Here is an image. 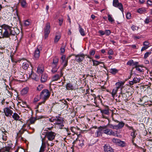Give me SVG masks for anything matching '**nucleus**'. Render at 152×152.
Returning a JSON list of instances; mask_svg holds the SVG:
<instances>
[{
	"mask_svg": "<svg viewBox=\"0 0 152 152\" xmlns=\"http://www.w3.org/2000/svg\"><path fill=\"white\" fill-rule=\"evenodd\" d=\"M50 23L48 22L46 24L45 27L44 29V37L45 39L48 38V35L50 32Z\"/></svg>",
	"mask_w": 152,
	"mask_h": 152,
	"instance_id": "20e7f679",
	"label": "nucleus"
},
{
	"mask_svg": "<svg viewBox=\"0 0 152 152\" xmlns=\"http://www.w3.org/2000/svg\"><path fill=\"white\" fill-rule=\"evenodd\" d=\"M103 133L110 136H116L117 134L112 129L107 128L106 126H102Z\"/></svg>",
	"mask_w": 152,
	"mask_h": 152,
	"instance_id": "7ed1b4c3",
	"label": "nucleus"
},
{
	"mask_svg": "<svg viewBox=\"0 0 152 152\" xmlns=\"http://www.w3.org/2000/svg\"><path fill=\"white\" fill-rule=\"evenodd\" d=\"M119 70L115 68H111L109 69V72L113 75H115L117 73Z\"/></svg>",
	"mask_w": 152,
	"mask_h": 152,
	"instance_id": "393cba45",
	"label": "nucleus"
},
{
	"mask_svg": "<svg viewBox=\"0 0 152 152\" xmlns=\"http://www.w3.org/2000/svg\"><path fill=\"white\" fill-rule=\"evenodd\" d=\"M142 99H140L138 101V104L140 105H143L144 104V102H142Z\"/></svg>",
	"mask_w": 152,
	"mask_h": 152,
	"instance_id": "680f3d73",
	"label": "nucleus"
},
{
	"mask_svg": "<svg viewBox=\"0 0 152 152\" xmlns=\"http://www.w3.org/2000/svg\"><path fill=\"white\" fill-rule=\"evenodd\" d=\"M124 82L122 81H120L116 83L115 85L116 87L115 88L117 89L118 90L119 89H120L121 90H122V89L123 88V86L124 84Z\"/></svg>",
	"mask_w": 152,
	"mask_h": 152,
	"instance_id": "f3484780",
	"label": "nucleus"
},
{
	"mask_svg": "<svg viewBox=\"0 0 152 152\" xmlns=\"http://www.w3.org/2000/svg\"><path fill=\"white\" fill-rule=\"evenodd\" d=\"M66 88L67 90H73L75 89V86L70 82L67 83L66 85Z\"/></svg>",
	"mask_w": 152,
	"mask_h": 152,
	"instance_id": "6ab92c4d",
	"label": "nucleus"
},
{
	"mask_svg": "<svg viewBox=\"0 0 152 152\" xmlns=\"http://www.w3.org/2000/svg\"><path fill=\"white\" fill-rule=\"evenodd\" d=\"M102 117L104 118H106L104 115H109V108L108 106L106 107L104 109L100 110Z\"/></svg>",
	"mask_w": 152,
	"mask_h": 152,
	"instance_id": "f8f14e48",
	"label": "nucleus"
},
{
	"mask_svg": "<svg viewBox=\"0 0 152 152\" xmlns=\"http://www.w3.org/2000/svg\"><path fill=\"white\" fill-rule=\"evenodd\" d=\"M20 3L21 6L25 8L26 7V0H21Z\"/></svg>",
	"mask_w": 152,
	"mask_h": 152,
	"instance_id": "e433bc0d",
	"label": "nucleus"
},
{
	"mask_svg": "<svg viewBox=\"0 0 152 152\" xmlns=\"http://www.w3.org/2000/svg\"><path fill=\"white\" fill-rule=\"evenodd\" d=\"M99 32L101 35H103L105 34V32L103 31L102 30H99Z\"/></svg>",
	"mask_w": 152,
	"mask_h": 152,
	"instance_id": "e2e57ef3",
	"label": "nucleus"
},
{
	"mask_svg": "<svg viewBox=\"0 0 152 152\" xmlns=\"http://www.w3.org/2000/svg\"><path fill=\"white\" fill-rule=\"evenodd\" d=\"M12 118L15 120L18 121L20 120V117L18 114L16 113H13V115H12Z\"/></svg>",
	"mask_w": 152,
	"mask_h": 152,
	"instance_id": "bb28decb",
	"label": "nucleus"
},
{
	"mask_svg": "<svg viewBox=\"0 0 152 152\" xmlns=\"http://www.w3.org/2000/svg\"><path fill=\"white\" fill-rule=\"evenodd\" d=\"M65 47L62 46L60 48L61 52V53H64L65 52Z\"/></svg>",
	"mask_w": 152,
	"mask_h": 152,
	"instance_id": "052dcab7",
	"label": "nucleus"
},
{
	"mask_svg": "<svg viewBox=\"0 0 152 152\" xmlns=\"http://www.w3.org/2000/svg\"><path fill=\"white\" fill-rule=\"evenodd\" d=\"M105 32V34L107 36H109L111 33V31L109 30H106Z\"/></svg>",
	"mask_w": 152,
	"mask_h": 152,
	"instance_id": "6e6d98bb",
	"label": "nucleus"
},
{
	"mask_svg": "<svg viewBox=\"0 0 152 152\" xmlns=\"http://www.w3.org/2000/svg\"><path fill=\"white\" fill-rule=\"evenodd\" d=\"M56 119V117H52L51 118H49V121L51 122H55Z\"/></svg>",
	"mask_w": 152,
	"mask_h": 152,
	"instance_id": "de8ad7c7",
	"label": "nucleus"
},
{
	"mask_svg": "<svg viewBox=\"0 0 152 152\" xmlns=\"http://www.w3.org/2000/svg\"><path fill=\"white\" fill-rule=\"evenodd\" d=\"M112 141L122 147H124L126 145V143L118 139L114 138L112 140Z\"/></svg>",
	"mask_w": 152,
	"mask_h": 152,
	"instance_id": "9d476101",
	"label": "nucleus"
},
{
	"mask_svg": "<svg viewBox=\"0 0 152 152\" xmlns=\"http://www.w3.org/2000/svg\"><path fill=\"white\" fill-rule=\"evenodd\" d=\"M61 58L62 60V64L63 65V67L64 68L67 65L68 59L66 58V56L65 55L62 56Z\"/></svg>",
	"mask_w": 152,
	"mask_h": 152,
	"instance_id": "a211bd4d",
	"label": "nucleus"
},
{
	"mask_svg": "<svg viewBox=\"0 0 152 152\" xmlns=\"http://www.w3.org/2000/svg\"><path fill=\"white\" fill-rule=\"evenodd\" d=\"M5 149H4L5 151H7L9 152L10 150V149L9 147H8L7 146H5L4 148Z\"/></svg>",
	"mask_w": 152,
	"mask_h": 152,
	"instance_id": "69168bd1",
	"label": "nucleus"
},
{
	"mask_svg": "<svg viewBox=\"0 0 152 152\" xmlns=\"http://www.w3.org/2000/svg\"><path fill=\"white\" fill-rule=\"evenodd\" d=\"M118 90L116 89L115 88H113V90L112 92L111 93L112 94V96L114 98L116 94L117 93Z\"/></svg>",
	"mask_w": 152,
	"mask_h": 152,
	"instance_id": "2f4dec72",
	"label": "nucleus"
},
{
	"mask_svg": "<svg viewBox=\"0 0 152 152\" xmlns=\"http://www.w3.org/2000/svg\"><path fill=\"white\" fill-rule=\"evenodd\" d=\"M45 147L46 145L45 143H44L42 142V145L40 148L39 152H44Z\"/></svg>",
	"mask_w": 152,
	"mask_h": 152,
	"instance_id": "72a5a7b5",
	"label": "nucleus"
},
{
	"mask_svg": "<svg viewBox=\"0 0 152 152\" xmlns=\"http://www.w3.org/2000/svg\"><path fill=\"white\" fill-rule=\"evenodd\" d=\"M48 79V75L46 74H42L41 76V81L42 83L46 81Z\"/></svg>",
	"mask_w": 152,
	"mask_h": 152,
	"instance_id": "b1692460",
	"label": "nucleus"
},
{
	"mask_svg": "<svg viewBox=\"0 0 152 152\" xmlns=\"http://www.w3.org/2000/svg\"><path fill=\"white\" fill-rule=\"evenodd\" d=\"M63 20L64 18L62 17H60L58 19L59 24L60 26L62 25L63 23Z\"/></svg>",
	"mask_w": 152,
	"mask_h": 152,
	"instance_id": "79ce46f5",
	"label": "nucleus"
},
{
	"mask_svg": "<svg viewBox=\"0 0 152 152\" xmlns=\"http://www.w3.org/2000/svg\"><path fill=\"white\" fill-rule=\"evenodd\" d=\"M92 61L93 62V65L94 66H97L100 64L103 63L102 62H99L94 60H92Z\"/></svg>",
	"mask_w": 152,
	"mask_h": 152,
	"instance_id": "c9c22d12",
	"label": "nucleus"
},
{
	"mask_svg": "<svg viewBox=\"0 0 152 152\" xmlns=\"http://www.w3.org/2000/svg\"><path fill=\"white\" fill-rule=\"evenodd\" d=\"M133 60L131 59L127 63V65L133 66Z\"/></svg>",
	"mask_w": 152,
	"mask_h": 152,
	"instance_id": "c03bdc74",
	"label": "nucleus"
},
{
	"mask_svg": "<svg viewBox=\"0 0 152 152\" xmlns=\"http://www.w3.org/2000/svg\"><path fill=\"white\" fill-rule=\"evenodd\" d=\"M29 65L31 66V63L30 62L26 61L23 63L22 67L23 69H26L29 67Z\"/></svg>",
	"mask_w": 152,
	"mask_h": 152,
	"instance_id": "aec40b11",
	"label": "nucleus"
},
{
	"mask_svg": "<svg viewBox=\"0 0 152 152\" xmlns=\"http://www.w3.org/2000/svg\"><path fill=\"white\" fill-rule=\"evenodd\" d=\"M137 70L138 72H143V69H142L141 67L139 66L135 68Z\"/></svg>",
	"mask_w": 152,
	"mask_h": 152,
	"instance_id": "58836bf2",
	"label": "nucleus"
},
{
	"mask_svg": "<svg viewBox=\"0 0 152 152\" xmlns=\"http://www.w3.org/2000/svg\"><path fill=\"white\" fill-rule=\"evenodd\" d=\"M56 134L52 131L47 132H46L45 136L50 141L54 140L56 136Z\"/></svg>",
	"mask_w": 152,
	"mask_h": 152,
	"instance_id": "39448f33",
	"label": "nucleus"
},
{
	"mask_svg": "<svg viewBox=\"0 0 152 152\" xmlns=\"http://www.w3.org/2000/svg\"><path fill=\"white\" fill-rule=\"evenodd\" d=\"M58 59L57 58L55 57L53 59V66H55L56 67L58 64Z\"/></svg>",
	"mask_w": 152,
	"mask_h": 152,
	"instance_id": "cd10ccee",
	"label": "nucleus"
},
{
	"mask_svg": "<svg viewBox=\"0 0 152 152\" xmlns=\"http://www.w3.org/2000/svg\"><path fill=\"white\" fill-rule=\"evenodd\" d=\"M61 38V36L59 35H56L55 38L54 42L55 43H57Z\"/></svg>",
	"mask_w": 152,
	"mask_h": 152,
	"instance_id": "37998d69",
	"label": "nucleus"
},
{
	"mask_svg": "<svg viewBox=\"0 0 152 152\" xmlns=\"http://www.w3.org/2000/svg\"><path fill=\"white\" fill-rule=\"evenodd\" d=\"M63 75L62 71V69L60 70L59 74H56L54 75L52 77V81H56L59 79Z\"/></svg>",
	"mask_w": 152,
	"mask_h": 152,
	"instance_id": "4468645a",
	"label": "nucleus"
},
{
	"mask_svg": "<svg viewBox=\"0 0 152 152\" xmlns=\"http://www.w3.org/2000/svg\"><path fill=\"white\" fill-rule=\"evenodd\" d=\"M113 51L112 49H110L108 52L109 55H113Z\"/></svg>",
	"mask_w": 152,
	"mask_h": 152,
	"instance_id": "bf43d9fd",
	"label": "nucleus"
},
{
	"mask_svg": "<svg viewBox=\"0 0 152 152\" xmlns=\"http://www.w3.org/2000/svg\"><path fill=\"white\" fill-rule=\"evenodd\" d=\"M151 52L150 51L146 52L144 54V58H147L151 54Z\"/></svg>",
	"mask_w": 152,
	"mask_h": 152,
	"instance_id": "49530a36",
	"label": "nucleus"
},
{
	"mask_svg": "<svg viewBox=\"0 0 152 152\" xmlns=\"http://www.w3.org/2000/svg\"><path fill=\"white\" fill-rule=\"evenodd\" d=\"M145 11L146 10L145 9L140 8L137 10V12L140 14H142L144 13Z\"/></svg>",
	"mask_w": 152,
	"mask_h": 152,
	"instance_id": "ea45409f",
	"label": "nucleus"
},
{
	"mask_svg": "<svg viewBox=\"0 0 152 152\" xmlns=\"http://www.w3.org/2000/svg\"><path fill=\"white\" fill-rule=\"evenodd\" d=\"M2 139L4 141H6L7 140V136H5L4 135H2Z\"/></svg>",
	"mask_w": 152,
	"mask_h": 152,
	"instance_id": "0e129e2a",
	"label": "nucleus"
},
{
	"mask_svg": "<svg viewBox=\"0 0 152 152\" xmlns=\"http://www.w3.org/2000/svg\"><path fill=\"white\" fill-rule=\"evenodd\" d=\"M94 128H95V129H96L95 132V135L96 136V137H99L100 136L101 134V132H102V126H100L98 128L96 127H93L91 129L92 131H95L94 130Z\"/></svg>",
	"mask_w": 152,
	"mask_h": 152,
	"instance_id": "0eeeda50",
	"label": "nucleus"
},
{
	"mask_svg": "<svg viewBox=\"0 0 152 152\" xmlns=\"http://www.w3.org/2000/svg\"><path fill=\"white\" fill-rule=\"evenodd\" d=\"M44 70V66L42 64H39L38 66L37 72L38 73H42Z\"/></svg>",
	"mask_w": 152,
	"mask_h": 152,
	"instance_id": "412c9836",
	"label": "nucleus"
},
{
	"mask_svg": "<svg viewBox=\"0 0 152 152\" xmlns=\"http://www.w3.org/2000/svg\"><path fill=\"white\" fill-rule=\"evenodd\" d=\"M140 80V77H134L132 81H130L129 84L131 85H132L134 83L139 82Z\"/></svg>",
	"mask_w": 152,
	"mask_h": 152,
	"instance_id": "4be33fe9",
	"label": "nucleus"
},
{
	"mask_svg": "<svg viewBox=\"0 0 152 152\" xmlns=\"http://www.w3.org/2000/svg\"><path fill=\"white\" fill-rule=\"evenodd\" d=\"M131 18V14L129 12H128L126 15V18L127 19H130Z\"/></svg>",
	"mask_w": 152,
	"mask_h": 152,
	"instance_id": "13d9d810",
	"label": "nucleus"
},
{
	"mask_svg": "<svg viewBox=\"0 0 152 152\" xmlns=\"http://www.w3.org/2000/svg\"><path fill=\"white\" fill-rule=\"evenodd\" d=\"M41 98L40 96H37L36 97L34 98V102H36L39 101Z\"/></svg>",
	"mask_w": 152,
	"mask_h": 152,
	"instance_id": "a18cd8bd",
	"label": "nucleus"
},
{
	"mask_svg": "<svg viewBox=\"0 0 152 152\" xmlns=\"http://www.w3.org/2000/svg\"><path fill=\"white\" fill-rule=\"evenodd\" d=\"M103 148L104 152H113V149L108 144L105 145Z\"/></svg>",
	"mask_w": 152,
	"mask_h": 152,
	"instance_id": "2eb2a0df",
	"label": "nucleus"
},
{
	"mask_svg": "<svg viewBox=\"0 0 152 152\" xmlns=\"http://www.w3.org/2000/svg\"><path fill=\"white\" fill-rule=\"evenodd\" d=\"M59 68V66H56V67L55 66H53V68L51 70V72L53 73H55L56 72L58 69Z\"/></svg>",
	"mask_w": 152,
	"mask_h": 152,
	"instance_id": "f704fd0d",
	"label": "nucleus"
},
{
	"mask_svg": "<svg viewBox=\"0 0 152 152\" xmlns=\"http://www.w3.org/2000/svg\"><path fill=\"white\" fill-rule=\"evenodd\" d=\"M30 23L29 21L28 20H26L25 21L24 24L26 26H28L30 24Z\"/></svg>",
	"mask_w": 152,
	"mask_h": 152,
	"instance_id": "8fccbe9b",
	"label": "nucleus"
},
{
	"mask_svg": "<svg viewBox=\"0 0 152 152\" xmlns=\"http://www.w3.org/2000/svg\"><path fill=\"white\" fill-rule=\"evenodd\" d=\"M113 121L115 122L118 123L117 125H116L115 127L116 128V129H121L124 126L125 123L123 121H119L118 120H115L113 119Z\"/></svg>",
	"mask_w": 152,
	"mask_h": 152,
	"instance_id": "ddd939ff",
	"label": "nucleus"
},
{
	"mask_svg": "<svg viewBox=\"0 0 152 152\" xmlns=\"http://www.w3.org/2000/svg\"><path fill=\"white\" fill-rule=\"evenodd\" d=\"M136 132L137 131L135 129H134L133 130V131L130 134V135L132 137V142L134 144V138L136 137V136L137 135V133H136Z\"/></svg>",
	"mask_w": 152,
	"mask_h": 152,
	"instance_id": "5701e85b",
	"label": "nucleus"
},
{
	"mask_svg": "<svg viewBox=\"0 0 152 152\" xmlns=\"http://www.w3.org/2000/svg\"><path fill=\"white\" fill-rule=\"evenodd\" d=\"M2 29L4 30L3 34H1L0 38H8L10 35L15 36L16 33L14 30V28L7 25L4 24L1 26Z\"/></svg>",
	"mask_w": 152,
	"mask_h": 152,
	"instance_id": "f257e3e1",
	"label": "nucleus"
},
{
	"mask_svg": "<svg viewBox=\"0 0 152 152\" xmlns=\"http://www.w3.org/2000/svg\"><path fill=\"white\" fill-rule=\"evenodd\" d=\"M63 118L59 116H56L55 124H56L58 125L60 128H62V127L64 126L63 124Z\"/></svg>",
	"mask_w": 152,
	"mask_h": 152,
	"instance_id": "6e6552de",
	"label": "nucleus"
},
{
	"mask_svg": "<svg viewBox=\"0 0 152 152\" xmlns=\"http://www.w3.org/2000/svg\"><path fill=\"white\" fill-rule=\"evenodd\" d=\"M120 94H121L122 98L124 100H127L128 98V95H127V93H122V92L121 91Z\"/></svg>",
	"mask_w": 152,
	"mask_h": 152,
	"instance_id": "473e14b6",
	"label": "nucleus"
},
{
	"mask_svg": "<svg viewBox=\"0 0 152 152\" xmlns=\"http://www.w3.org/2000/svg\"><path fill=\"white\" fill-rule=\"evenodd\" d=\"M50 93L48 90L45 89L43 90L40 94L41 98L43 100L46 101L49 97Z\"/></svg>",
	"mask_w": 152,
	"mask_h": 152,
	"instance_id": "f03ea898",
	"label": "nucleus"
},
{
	"mask_svg": "<svg viewBox=\"0 0 152 152\" xmlns=\"http://www.w3.org/2000/svg\"><path fill=\"white\" fill-rule=\"evenodd\" d=\"M150 19L148 18H147L145 19V23L148 24L149 22H150L149 21Z\"/></svg>",
	"mask_w": 152,
	"mask_h": 152,
	"instance_id": "338daca9",
	"label": "nucleus"
},
{
	"mask_svg": "<svg viewBox=\"0 0 152 152\" xmlns=\"http://www.w3.org/2000/svg\"><path fill=\"white\" fill-rule=\"evenodd\" d=\"M131 28L133 31H134L137 30L139 28V27L134 25H132L131 27Z\"/></svg>",
	"mask_w": 152,
	"mask_h": 152,
	"instance_id": "a19ab883",
	"label": "nucleus"
},
{
	"mask_svg": "<svg viewBox=\"0 0 152 152\" xmlns=\"http://www.w3.org/2000/svg\"><path fill=\"white\" fill-rule=\"evenodd\" d=\"M79 30L82 36H84L86 35V34L84 32L83 29L81 27V26L80 25H79Z\"/></svg>",
	"mask_w": 152,
	"mask_h": 152,
	"instance_id": "a878e982",
	"label": "nucleus"
},
{
	"mask_svg": "<svg viewBox=\"0 0 152 152\" xmlns=\"http://www.w3.org/2000/svg\"><path fill=\"white\" fill-rule=\"evenodd\" d=\"M147 4L148 6L152 5V1L150 0H148L147 1Z\"/></svg>",
	"mask_w": 152,
	"mask_h": 152,
	"instance_id": "3c124183",
	"label": "nucleus"
},
{
	"mask_svg": "<svg viewBox=\"0 0 152 152\" xmlns=\"http://www.w3.org/2000/svg\"><path fill=\"white\" fill-rule=\"evenodd\" d=\"M110 128L113 129H116V128L115 127L116 125H113L112 124H109Z\"/></svg>",
	"mask_w": 152,
	"mask_h": 152,
	"instance_id": "5fc2aeb1",
	"label": "nucleus"
},
{
	"mask_svg": "<svg viewBox=\"0 0 152 152\" xmlns=\"http://www.w3.org/2000/svg\"><path fill=\"white\" fill-rule=\"evenodd\" d=\"M138 62L137 61L134 62L133 61V67H136L138 66H139L138 65Z\"/></svg>",
	"mask_w": 152,
	"mask_h": 152,
	"instance_id": "864d4df0",
	"label": "nucleus"
},
{
	"mask_svg": "<svg viewBox=\"0 0 152 152\" xmlns=\"http://www.w3.org/2000/svg\"><path fill=\"white\" fill-rule=\"evenodd\" d=\"M37 120L36 118L31 117L29 119L28 121L30 122V124H33L35 123Z\"/></svg>",
	"mask_w": 152,
	"mask_h": 152,
	"instance_id": "c85d7f7f",
	"label": "nucleus"
},
{
	"mask_svg": "<svg viewBox=\"0 0 152 152\" xmlns=\"http://www.w3.org/2000/svg\"><path fill=\"white\" fill-rule=\"evenodd\" d=\"M75 58V60L78 62H80L82 61L85 58V55L83 54H80L77 55L74 54Z\"/></svg>",
	"mask_w": 152,
	"mask_h": 152,
	"instance_id": "1a4fd4ad",
	"label": "nucleus"
},
{
	"mask_svg": "<svg viewBox=\"0 0 152 152\" xmlns=\"http://www.w3.org/2000/svg\"><path fill=\"white\" fill-rule=\"evenodd\" d=\"M3 110L5 115L7 117L10 116L13 113L12 110L10 109L8 107L4 108Z\"/></svg>",
	"mask_w": 152,
	"mask_h": 152,
	"instance_id": "9b49d317",
	"label": "nucleus"
},
{
	"mask_svg": "<svg viewBox=\"0 0 152 152\" xmlns=\"http://www.w3.org/2000/svg\"><path fill=\"white\" fill-rule=\"evenodd\" d=\"M28 91V88H24L22 90L21 93L22 94L25 95L27 93Z\"/></svg>",
	"mask_w": 152,
	"mask_h": 152,
	"instance_id": "4c0bfd02",
	"label": "nucleus"
},
{
	"mask_svg": "<svg viewBox=\"0 0 152 152\" xmlns=\"http://www.w3.org/2000/svg\"><path fill=\"white\" fill-rule=\"evenodd\" d=\"M43 86L42 85H39L37 87V90L39 91L41 90L43 88Z\"/></svg>",
	"mask_w": 152,
	"mask_h": 152,
	"instance_id": "09e8293b",
	"label": "nucleus"
},
{
	"mask_svg": "<svg viewBox=\"0 0 152 152\" xmlns=\"http://www.w3.org/2000/svg\"><path fill=\"white\" fill-rule=\"evenodd\" d=\"M40 50L37 48L35 50L34 54V58L35 60H38L40 56Z\"/></svg>",
	"mask_w": 152,
	"mask_h": 152,
	"instance_id": "dca6fc26",
	"label": "nucleus"
},
{
	"mask_svg": "<svg viewBox=\"0 0 152 152\" xmlns=\"http://www.w3.org/2000/svg\"><path fill=\"white\" fill-rule=\"evenodd\" d=\"M95 53V50H90L89 53L90 55L93 56L94 55Z\"/></svg>",
	"mask_w": 152,
	"mask_h": 152,
	"instance_id": "4d7b16f0",
	"label": "nucleus"
},
{
	"mask_svg": "<svg viewBox=\"0 0 152 152\" xmlns=\"http://www.w3.org/2000/svg\"><path fill=\"white\" fill-rule=\"evenodd\" d=\"M84 140L82 139L81 140H79V145L80 146H82L84 145L83 143Z\"/></svg>",
	"mask_w": 152,
	"mask_h": 152,
	"instance_id": "603ef678",
	"label": "nucleus"
},
{
	"mask_svg": "<svg viewBox=\"0 0 152 152\" xmlns=\"http://www.w3.org/2000/svg\"><path fill=\"white\" fill-rule=\"evenodd\" d=\"M143 45L145 46H148L149 45V43L147 41H145L144 42Z\"/></svg>",
	"mask_w": 152,
	"mask_h": 152,
	"instance_id": "774afa93",
	"label": "nucleus"
},
{
	"mask_svg": "<svg viewBox=\"0 0 152 152\" xmlns=\"http://www.w3.org/2000/svg\"><path fill=\"white\" fill-rule=\"evenodd\" d=\"M113 5L117 8H118L121 11H123V6L121 3L119 2L118 0H113Z\"/></svg>",
	"mask_w": 152,
	"mask_h": 152,
	"instance_id": "423d86ee",
	"label": "nucleus"
},
{
	"mask_svg": "<svg viewBox=\"0 0 152 152\" xmlns=\"http://www.w3.org/2000/svg\"><path fill=\"white\" fill-rule=\"evenodd\" d=\"M108 19L110 22L111 23H114V20L112 17V15L110 14H108L107 15Z\"/></svg>",
	"mask_w": 152,
	"mask_h": 152,
	"instance_id": "c756f323",
	"label": "nucleus"
},
{
	"mask_svg": "<svg viewBox=\"0 0 152 152\" xmlns=\"http://www.w3.org/2000/svg\"><path fill=\"white\" fill-rule=\"evenodd\" d=\"M31 77L34 80L37 81L38 80V76L34 73H32L31 75Z\"/></svg>",
	"mask_w": 152,
	"mask_h": 152,
	"instance_id": "7c9ffc66",
	"label": "nucleus"
}]
</instances>
